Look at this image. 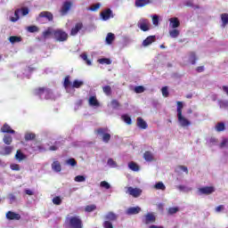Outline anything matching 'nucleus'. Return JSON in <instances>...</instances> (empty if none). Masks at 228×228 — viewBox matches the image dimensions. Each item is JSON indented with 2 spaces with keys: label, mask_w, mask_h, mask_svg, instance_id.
Returning a JSON list of instances; mask_svg holds the SVG:
<instances>
[{
  "label": "nucleus",
  "mask_w": 228,
  "mask_h": 228,
  "mask_svg": "<svg viewBox=\"0 0 228 228\" xmlns=\"http://www.w3.org/2000/svg\"><path fill=\"white\" fill-rule=\"evenodd\" d=\"M99 8H101V4H95L90 7V10H91V12H97V10H99Z\"/></svg>",
  "instance_id": "e2e57ef3"
},
{
  "label": "nucleus",
  "mask_w": 228,
  "mask_h": 228,
  "mask_svg": "<svg viewBox=\"0 0 228 228\" xmlns=\"http://www.w3.org/2000/svg\"><path fill=\"white\" fill-rule=\"evenodd\" d=\"M102 227L103 228H113V224L111 223V221H104L102 223Z\"/></svg>",
  "instance_id": "6e6d98bb"
},
{
  "label": "nucleus",
  "mask_w": 228,
  "mask_h": 228,
  "mask_svg": "<svg viewBox=\"0 0 228 228\" xmlns=\"http://www.w3.org/2000/svg\"><path fill=\"white\" fill-rule=\"evenodd\" d=\"M88 102L89 106H93L94 108H99V106H101L99 100H97V96H90Z\"/></svg>",
  "instance_id": "dca6fc26"
},
{
  "label": "nucleus",
  "mask_w": 228,
  "mask_h": 228,
  "mask_svg": "<svg viewBox=\"0 0 228 228\" xmlns=\"http://www.w3.org/2000/svg\"><path fill=\"white\" fill-rule=\"evenodd\" d=\"M27 31H28V33H38V31H40V28H38L37 26L32 25L27 28Z\"/></svg>",
  "instance_id": "c9c22d12"
},
{
  "label": "nucleus",
  "mask_w": 228,
  "mask_h": 228,
  "mask_svg": "<svg viewBox=\"0 0 228 228\" xmlns=\"http://www.w3.org/2000/svg\"><path fill=\"white\" fill-rule=\"evenodd\" d=\"M205 69L204 66H199L196 68V71L200 73V72H204Z\"/></svg>",
  "instance_id": "774afa93"
},
{
  "label": "nucleus",
  "mask_w": 228,
  "mask_h": 228,
  "mask_svg": "<svg viewBox=\"0 0 228 228\" xmlns=\"http://www.w3.org/2000/svg\"><path fill=\"white\" fill-rule=\"evenodd\" d=\"M179 170H183V172H185V174H188V167L186 166L176 167L175 172H179Z\"/></svg>",
  "instance_id": "864d4df0"
},
{
  "label": "nucleus",
  "mask_w": 228,
  "mask_h": 228,
  "mask_svg": "<svg viewBox=\"0 0 228 228\" xmlns=\"http://www.w3.org/2000/svg\"><path fill=\"white\" fill-rule=\"evenodd\" d=\"M39 19H47L50 22L53 20L54 16L53 15V12L48 11H43L38 15Z\"/></svg>",
  "instance_id": "0eeeda50"
},
{
  "label": "nucleus",
  "mask_w": 228,
  "mask_h": 228,
  "mask_svg": "<svg viewBox=\"0 0 228 228\" xmlns=\"http://www.w3.org/2000/svg\"><path fill=\"white\" fill-rule=\"evenodd\" d=\"M98 63H101V65H111V60L108 58H102L98 60Z\"/></svg>",
  "instance_id": "58836bf2"
},
{
  "label": "nucleus",
  "mask_w": 228,
  "mask_h": 228,
  "mask_svg": "<svg viewBox=\"0 0 228 228\" xmlns=\"http://www.w3.org/2000/svg\"><path fill=\"white\" fill-rule=\"evenodd\" d=\"M101 17L102 20H110L111 17H113V12L111 9H106L105 11L101 12Z\"/></svg>",
  "instance_id": "9d476101"
},
{
  "label": "nucleus",
  "mask_w": 228,
  "mask_h": 228,
  "mask_svg": "<svg viewBox=\"0 0 228 228\" xmlns=\"http://www.w3.org/2000/svg\"><path fill=\"white\" fill-rule=\"evenodd\" d=\"M70 85H72V82H70V76H66L63 83L64 88H69Z\"/></svg>",
  "instance_id": "37998d69"
},
{
  "label": "nucleus",
  "mask_w": 228,
  "mask_h": 228,
  "mask_svg": "<svg viewBox=\"0 0 228 228\" xmlns=\"http://www.w3.org/2000/svg\"><path fill=\"white\" fill-rule=\"evenodd\" d=\"M74 181H76V183H85L86 181V178L83 175H77Z\"/></svg>",
  "instance_id": "603ef678"
},
{
  "label": "nucleus",
  "mask_w": 228,
  "mask_h": 228,
  "mask_svg": "<svg viewBox=\"0 0 228 228\" xmlns=\"http://www.w3.org/2000/svg\"><path fill=\"white\" fill-rule=\"evenodd\" d=\"M228 143V139H223V141L221 142V143L219 144V147L221 149H224V147H225V145H227Z\"/></svg>",
  "instance_id": "338daca9"
},
{
  "label": "nucleus",
  "mask_w": 228,
  "mask_h": 228,
  "mask_svg": "<svg viewBox=\"0 0 228 228\" xmlns=\"http://www.w3.org/2000/svg\"><path fill=\"white\" fill-rule=\"evenodd\" d=\"M53 35V29L51 28H48L46 30L43 32V37L44 38H49Z\"/></svg>",
  "instance_id": "c03bdc74"
},
{
  "label": "nucleus",
  "mask_w": 228,
  "mask_h": 228,
  "mask_svg": "<svg viewBox=\"0 0 228 228\" xmlns=\"http://www.w3.org/2000/svg\"><path fill=\"white\" fill-rule=\"evenodd\" d=\"M154 42H156V36H149L142 41V46L148 47V45L154 44Z\"/></svg>",
  "instance_id": "2eb2a0df"
},
{
  "label": "nucleus",
  "mask_w": 228,
  "mask_h": 228,
  "mask_svg": "<svg viewBox=\"0 0 228 228\" xmlns=\"http://www.w3.org/2000/svg\"><path fill=\"white\" fill-rule=\"evenodd\" d=\"M97 209V206L92 204V205H87L85 208L86 213H92L93 211H95Z\"/></svg>",
  "instance_id": "4c0bfd02"
},
{
  "label": "nucleus",
  "mask_w": 228,
  "mask_h": 228,
  "mask_svg": "<svg viewBox=\"0 0 228 228\" xmlns=\"http://www.w3.org/2000/svg\"><path fill=\"white\" fill-rule=\"evenodd\" d=\"M183 108H184V106L183 105V102H177L176 111L178 122L180 123L182 127H188L189 126H191V122H190V120L183 116Z\"/></svg>",
  "instance_id": "f257e3e1"
},
{
  "label": "nucleus",
  "mask_w": 228,
  "mask_h": 228,
  "mask_svg": "<svg viewBox=\"0 0 228 228\" xmlns=\"http://www.w3.org/2000/svg\"><path fill=\"white\" fill-rule=\"evenodd\" d=\"M1 133H8L10 134H15V130L12 129V127L10 126V125L8 124H4L2 127H1Z\"/></svg>",
  "instance_id": "412c9836"
},
{
  "label": "nucleus",
  "mask_w": 228,
  "mask_h": 228,
  "mask_svg": "<svg viewBox=\"0 0 228 228\" xmlns=\"http://www.w3.org/2000/svg\"><path fill=\"white\" fill-rule=\"evenodd\" d=\"M53 202L55 206H60L61 205V198H60V196H56L53 199Z\"/></svg>",
  "instance_id": "5fc2aeb1"
},
{
  "label": "nucleus",
  "mask_w": 228,
  "mask_h": 228,
  "mask_svg": "<svg viewBox=\"0 0 228 228\" xmlns=\"http://www.w3.org/2000/svg\"><path fill=\"white\" fill-rule=\"evenodd\" d=\"M114 40H115V34H113L111 32L108 33L106 39H105L106 44H108L109 45H111V44H113Z\"/></svg>",
  "instance_id": "a878e982"
},
{
  "label": "nucleus",
  "mask_w": 228,
  "mask_h": 228,
  "mask_svg": "<svg viewBox=\"0 0 228 228\" xmlns=\"http://www.w3.org/2000/svg\"><path fill=\"white\" fill-rule=\"evenodd\" d=\"M216 131H217V133H222V131H225V124L222 122L217 123L216 126Z\"/></svg>",
  "instance_id": "f704fd0d"
},
{
  "label": "nucleus",
  "mask_w": 228,
  "mask_h": 228,
  "mask_svg": "<svg viewBox=\"0 0 228 228\" xmlns=\"http://www.w3.org/2000/svg\"><path fill=\"white\" fill-rule=\"evenodd\" d=\"M135 94H143L145 92V87L143 86H137L134 87Z\"/></svg>",
  "instance_id": "de8ad7c7"
},
{
  "label": "nucleus",
  "mask_w": 228,
  "mask_h": 228,
  "mask_svg": "<svg viewBox=\"0 0 228 228\" xmlns=\"http://www.w3.org/2000/svg\"><path fill=\"white\" fill-rule=\"evenodd\" d=\"M67 164L70 165V167H76V165H77V161H76V159H69L67 160Z\"/></svg>",
  "instance_id": "4d7b16f0"
},
{
  "label": "nucleus",
  "mask_w": 228,
  "mask_h": 228,
  "mask_svg": "<svg viewBox=\"0 0 228 228\" xmlns=\"http://www.w3.org/2000/svg\"><path fill=\"white\" fill-rule=\"evenodd\" d=\"M127 191L129 195H132V197H134L135 199L142 195V190L138 188L128 187Z\"/></svg>",
  "instance_id": "f8f14e48"
},
{
  "label": "nucleus",
  "mask_w": 228,
  "mask_h": 228,
  "mask_svg": "<svg viewBox=\"0 0 228 228\" xmlns=\"http://www.w3.org/2000/svg\"><path fill=\"white\" fill-rule=\"evenodd\" d=\"M20 13V9H16L14 12V17L10 18L11 22H17V20L20 19V17L19 16Z\"/></svg>",
  "instance_id": "c85d7f7f"
},
{
  "label": "nucleus",
  "mask_w": 228,
  "mask_h": 228,
  "mask_svg": "<svg viewBox=\"0 0 228 228\" xmlns=\"http://www.w3.org/2000/svg\"><path fill=\"white\" fill-rule=\"evenodd\" d=\"M22 40V38L20 37H17V36H11L9 37V41L11 42V44H15L17 42H20Z\"/></svg>",
  "instance_id": "ea45409f"
},
{
  "label": "nucleus",
  "mask_w": 228,
  "mask_h": 228,
  "mask_svg": "<svg viewBox=\"0 0 228 228\" xmlns=\"http://www.w3.org/2000/svg\"><path fill=\"white\" fill-rule=\"evenodd\" d=\"M169 22H170L169 26L173 29H175L176 28H179V26H181V21H179L178 18H171L169 19Z\"/></svg>",
  "instance_id": "6ab92c4d"
},
{
  "label": "nucleus",
  "mask_w": 228,
  "mask_h": 228,
  "mask_svg": "<svg viewBox=\"0 0 228 228\" xmlns=\"http://www.w3.org/2000/svg\"><path fill=\"white\" fill-rule=\"evenodd\" d=\"M152 23L154 26H158L159 24V17H158V15H154L152 17Z\"/></svg>",
  "instance_id": "0e129e2a"
},
{
  "label": "nucleus",
  "mask_w": 228,
  "mask_h": 228,
  "mask_svg": "<svg viewBox=\"0 0 228 228\" xmlns=\"http://www.w3.org/2000/svg\"><path fill=\"white\" fill-rule=\"evenodd\" d=\"M199 192L200 195H211V193H215V187L207 186L199 189Z\"/></svg>",
  "instance_id": "423d86ee"
},
{
  "label": "nucleus",
  "mask_w": 228,
  "mask_h": 228,
  "mask_svg": "<svg viewBox=\"0 0 228 228\" xmlns=\"http://www.w3.org/2000/svg\"><path fill=\"white\" fill-rule=\"evenodd\" d=\"M176 188L180 191H191V188H188L185 185H177Z\"/></svg>",
  "instance_id": "3c124183"
},
{
  "label": "nucleus",
  "mask_w": 228,
  "mask_h": 228,
  "mask_svg": "<svg viewBox=\"0 0 228 228\" xmlns=\"http://www.w3.org/2000/svg\"><path fill=\"white\" fill-rule=\"evenodd\" d=\"M107 165H109V167H110L111 168H117V162H115L113 159H109L107 161Z\"/></svg>",
  "instance_id": "8fccbe9b"
},
{
  "label": "nucleus",
  "mask_w": 228,
  "mask_h": 228,
  "mask_svg": "<svg viewBox=\"0 0 228 228\" xmlns=\"http://www.w3.org/2000/svg\"><path fill=\"white\" fill-rule=\"evenodd\" d=\"M161 92H162L163 97H168L169 95L168 87L167 86L162 87Z\"/></svg>",
  "instance_id": "bf43d9fd"
},
{
  "label": "nucleus",
  "mask_w": 228,
  "mask_h": 228,
  "mask_svg": "<svg viewBox=\"0 0 228 228\" xmlns=\"http://www.w3.org/2000/svg\"><path fill=\"white\" fill-rule=\"evenodd\" d=\"M51 94V89L46 88V87H37L34 90V94L36 95H39L41 97L43 94Z\"/></svg>",
  "instance_id": "4468645a"
},
{
  "label": "nucleus",
  "mask_w": 228,
  "mask_h": 228,
  "mask_svg": "<svg viewBox=\"0 0 228 228\" xmlns=\"http://www.w3.org/2000/svg\"><path fill=\"white\" fill-rule=\"evenodd\" d=\"M137 126H139L140 129H147L149 127V125H147V122L142 118H137Z\"/></svg>",
  "instance_id": "4be33fe9"
},
{
  "label": "nucleus",
  "mask_w": 228,
  "mask_h": 228,
  "mask_svg": "<svg viewBox=\"0 0 228 228\" xmlns=\"http://www.w3.org/2000/svg\"><path fill=\"white\" fill-rule=\"evenodd\" d=\"M143 222L146 224V225H149V224H154V222H156V216H154L152 213H148L145 216Z\"/></svg>",
  "instance_id": "ddd939ff"
},
{
  "label": "nucleus",
  "mask_w": 228,
  "mask_h": 228,
  "mask_svg": "<svg viewBox=\"0 0 228 228\" xmlns=\"http://www.w3.org/2000/svg\"><path fill=\"white\" fill-rule=\"evenodd\" d=\"M118 218V216H117V214L113 213V212H109L106 216H105V220L107 222H117V219Z\"/></svg>",
  "instance_id": "a211bd4d"
},
{
  "label": "nucleus",
  "mask_w": 228,
  "mask_h": 228,
  "mask_svg": "<svg viewBox=\"0 0 228 228\" xmlns=\"http://www.w3.org/2000/svg\"><path fill=\"white\" fill-rule=\"evenodd\" d=\"M15 158L18 159V161H22L23 159H26V155H24L20 150H18L16 151Z\"/></svg>",
  "instance_id": "c756f323"
},
{
  "label": "nucleus",
  "mask_w": 228,
  "mask_h": 228,
  "mask_svg": "<svg viewBox=\"0 0 228 228\" xmlns=\"http://www.w3.org/2000/svg\"><path fill=\"white\" fill-rule=\"evenodd\" d=\"M128 167L130 170H133V172H138V170H140V166L134 161L128 163Z\"/></svg>",
  "instance_id": "cd10ccee"
},
{
  "label": "nucleus",
  "mask_w": 228,
  "mask_h": 228,
  "mask_svg": "<svg viewBox=\"0 0 228 228\" xmlns=\"http://www.w3.org/2000/svg\"><path fill=\"white\" fill-rule=\"evenodd\" d=\"M179 211V208L175 207V208H169L168 209V214L169 215H175Z\"/></svg>",
  "instance_id": "13d9d810"
},
{
  "label": "nucleus",
  "mask_w": 228,
  "mask_h": 228,
  "mask_svg": "<svg viewBox=\"0 0 228 228\" xmlns=\"http://www.w3.org/2000/svg\"><path fill=\"white\" fill-rule=\"evenodd\" d=\"M143 159L148 162L154 161V155L151 151H145L143 154Z\"/></svg>",
  "instance_id": "bb28decb"
},
{
  "label": "nucleus",
  "mask_w": 228,
  "mask_h": 228,
  "mask_svg": "<svg viewBox=\"0 0 228 228\" xmlns=\"http://www.w3.org/2000/svg\"><path fill=\"white\" fill-rule=\"evenodd\" d=\"M169 35L171 38H177V37L180 35V32L178 29L174 28L173 30L169 31Z\"/></svg>",
  "instance_id": "79ce46f5"
},
{
  "label": "nucleus",
  "mask_w": 228,
  "mask_h": 228,
  "mask_svg": "<svg viewBox=\"0 0 228 228\" xmlns=\"http://www.w3.org/2000/svg\"><path fill=\"white\" fill-rule=\"evenodd\" d=\"M221 20L223 22V24H222L223 28H225V26H227V24H228V13H222Z\"/></svg>",
  "instance_id": "2f4dec72"
},
{
  "label": "nucleus",
  "mask_w": 228,
  "mask_h": 228,
  "mask_svg": "<svg viewBox=\"0 0 228 228\" xmlns=\"http://www.w3.org/2000/svg\"><path fill=\"white\" fill-rule=\"evenodd\" d=\"M138 28H141L142 31H149L151 28L149 27V20H141L138 24Z\"/></svg>",
  "instance_id": "6e6552de"
},
{
  "label": "nucleus",
  "mask_w": 228,
  "mask_h": 228,
  "mask_svg": "<svg viewBox=\"0 0 228 228\" xmlns=\"http://www.w3.org/2000/svg\"><path fill=\"white\" fill-rule=\"evenodd\" d=\"M142 211L140 207H131L126 209V215H138Z\"/></svg>",
  "instance_id": "aec40b11"
},
{
  "label": "nucleus",
  "mask_w": 228,
  "mask_h": 228,
  "mask_svg": "<svg viewBox=\"0 0 228 228\" xmlns=\"http://www.w3.org/2000/svg\"><path fill=\"white\" fill-rule=\"evenodd\" d=\"M3 140L5 145H12V142H13L12 135H4Z\"/></svg>",
  "instance_id": "e433bc0d"
},
{
  "label": "nucleus",
  "mask_w": 228,
  "mask_h": 228,
  "mask_svg": "<svg viewBox=\"0 0 228 228\" xmlns=\"http://www.w3.org/2000/svg\"><path fill=\"white\" fill-rule=\"evenodd\" d=\"M100 186L101 188H104L105 190H110V188H111V185L110 184V183L106 181H102L100 183Z\"/></svg>",
  "instance_id": "49530a36"
},
{
  "label": "nucleus",
  "mask_w": 228,
  "mask_h": 228,
  "mask_svg": "<svg viewBox=\"0 0 228 228\" xmlns=\"http://www.w3.org/2000/svg\"><path fill=\"white\" fill-rule=\"evenodd\" d=\"M81 29H83V22L76 23L75 26L70 30V36L76 37V35H77V33H79Z\"/></svg>",
  "instance_id": "1a4fd4ad"
},
{
  "label": "nucleus",
  "mask_w": 228,
  "mask_h": 228,
  "mask_svg": "<svg viewBox=\"0 0 228 228\" xmlns=\"http://www.w3.org/2000/svg\"><path fill=\"white\" fill-rule=\"evenodd\" d=\"M122 120L127 124V126H131L133 124V120L131 119V117L127 116V114H124L121 116Z\"/></svg>",
  "instance_id": "72a5a7b5"
},
{
  "label": "nucleus",
  "mask_w": 228,
  "mask_h": 228,
  "mask_svg": "<svg viewBox=\"0 0 228 228\" xmlns=\"http://www.w3.org/2000/svg\"><path fill=\"white\" fill-rule=\"evenodd\" d=\"M72 2L71 1H65L61 9H60V13L62 17H65V15H67L69 13V12H70V10L72 9Z\"/></svg>",
  "instance_id": "39448f33"
},
{
  "label": "nucleus",
  "mask_w": 228,
  "mask_h": 228,
  "mask_svg": "<svg viewBox=\"0 0 228 228\" xmlns=\"http://www.w3.org/2000/svg\"><path fill=\"white\" fill-rule=\"evenodd\" d=\"M20 12L24 17L29 13V9H28V7H23V8H21Z\"/></svg>",
  "instance_id": "69168bd1"
},
{
  "label": "nucleus",
  "mask_w": 228,
  "mask_h": 228,
  "mask_svg": "<svg viewBox=\"0 0 228 228\" xmlns=\"http://www.w3.org/2000/svg\"><path fill=\"white\" fill-rule=\"evenodd\" d=\"M151 0H135V6L142 8L147 6V4H151Z\"/></svg>",
  "instance_id": "5701e85b"
},
{
  "label": "nucleus",
  "mask_w": 228,
  "mask_h": 228,
  "mask_svg": "<svg viewBox=\"0 0 228 228\" xmlns=\"http://www.w3.org/2000/svg\"><path fill=\"white\" fill-rule=\"evenodd\" d=\"M103 93L105 94V95H111V86H105L102 87Z\"/></svg>",
  "instance_id": "a18cd8bd"
},
{
  "label": "nucleus",
  "mask_w": 228,
  "mask_h": 228,
  "mask_svg": "<svg viewBox=\"0 0 228 228\" xmlns=\"http://www.w3.org/2000/svg\"><path fill=\"white\" fill-rule=\"evenodd\" d=\"M25 142H31V140H35V138H37V134H35L34 133H27L25 134Z\"/></svg>",
  "instance_id": "7c9ffc66"
},
{
  "label": "nucleus",
  "mask_w": 228,
  "mask_h": 228,
  "mask_svg": "<svg viewBox=\"0 0 228 228\" xmlns=\"http://www.w3.org/2000/svg\"><path fill=\"white\" fill-rule=\"evenodd\" d=\"M4 154L8 155V154H12V151H13V147L12 146H5L4 148Z\"/></svg>",
  "instance_id": "052dcab7"
},
{
  "label": "nucleus",
  "mask_w": 228,
  "mask_h": 228,
  "mask_svg": "<svg viewBox=\"0 0 228 228\" xmlns=\"http://www.w3.org/2000/svg\"><path fill=\"white\" fill-rule=\"evenodd\" d=\"M68 222L70 228H83V221L79 216H71Z\"/></svg>",
  "instance_id": "20e7f679"
},
{
  "label": "nucleus",
  "mask_w": 228,
  "mask_h": 228,
  "mask_svg": "<svg viewBox=\"0 0 228 228\" xmlns=\"http://www.w3.org/2000/svg\"><path fill=\"white\" fill-rule=\"evenodd\" d=\"M197 54H195L194 52H190L189 53V61L191 63V65H195L197 63Z\"/></svg>",
  "instance_id": "393cba45"
},
{
  "label": "nucleus",
  "mask_w": 228,
  "mask_h": 228,
  "mask_svg": "<svg viewBox=\"0 0 228 228\" xmlns=\"http://www.w3.org/2000/svg\"><path fill=\"white\" fill-rule=\"evenodd\" d=\"M30 147L33 151H39L40 152H42L43 151H45L44 146L42 144H40V142H38V141L32 142Z\"/></svg>",
  "instance_id": "f3484780"
},
{
  "label": "nucleus",
  "mask_w": 228,
  "mask_h": 228,
  "mask_svg": "<svg viewBox=\"0 0 228 228\" xmlns=\"http://www.w3.org/2000/svg\"><path fill=\"white\" fill-rule=\"evenodd\" d=\"M5 218H7V220H20L21 216L20 214H17L13 211H8L5 215Z\"/></svg>",
  "instance_id": "9b49d317"
},
{
  "label": "nucleus",
  "mask_w": 228,
  "mask_h": 228,
  "mask_svg": "<svg viewBox=\"0 0 228 228\" xmlns=\"http://www.w3.org/2000/svg\"><path fill=\"white\" fill-rule=\"evenodd\" d=\"M53 37L57 42H67L69 40V34L62 29L54 30Z\"/></svg>",
  "instance_id": "f03ea898"
},
{
  "label": "nucleus",
  "mask_w": 228,
  "mask_h": 228,
  "mask_svg": "<svg viewBox=\"0 0 228 228\" xmlns=\"http://www.w3.org/2000/svg\"><path fill=\"white\" fill-rule=\"evenodd\" d=\"M11 170H14L16 172H19V170H20V166H19V164H12L10 166Z\"/></svg>",
  "instance_id": "680f3d73"
},
{
  "label": "nucleus",
  "mask_w": 228,
  "mask_h": 228,
  "mask_svg": "<svg viewBox=\"0 0 228 228\" xmlns=\"http://www.w3.org/2000/svg\"><path fill=\"white\" fill-rule=\"evenodd\" d=\"M52 169L53 172H61V164H60V161H53L52 164Z\"/></svg>",
  "instance_id": "b1692460"
},
{
  "label": "nucleus",
  "mask_w": 228,
  "mask_h": 228,
  "mask_svg": "<svg viewBox=\"0 0 228 228\" xmlns=\"http://www.w3.org/2000/svg\"><path fill=\"white\" fill-rule=\"evenodd\" d=\"M155 190H161L162 191H165L167 190V186H165V183L163 182H159L154 185Z\"/></svg>",
  "instance_id": "473e14b6"
},
{
  "label": "nucleus",
  "mask_w": 228,
  "mask_h": 228,
  "mask_svg": "<svg viewBox=\"0 0 228 228\" xmlns=\"http://www.w3.org/2000/svg\"><path fill=\"white\" fill-rule=\"evenodd\" d=\"M85 83L79 80H74L72 84V88H81Z\"/></svg>",
  "instance_id": "a19ab883"
},
{
  "label": "nucleus",
  "mask_w": 228,
  "mask_h": 228,
  "mask_svg": "<svg viewBox=\"0 0 228 228\" xmlns=\"http://www.w3.org/2000/svg\"><path fill=\"white\" fill-rule=\"evenodd\" d=\"M111 107L113 108V110H117L118 108H120V102H118V100H112L110 102Z\"/></svg>",
  "instance_id": "09e8293b"
},
{
  "label": "nucleus",
  "mask_w": 228,
  "mask_h": 228,
  "mask_svg": "<svg viewBox=\"0 0 228 228\" xmlns=\"http://www.w3.org/2000/svg\"><path fill=\"white\" fill-rule=\"evenodd\" d=\"M95 133L102 136V142H104V143H109L111 140V134H108V128L100 127L95 130Z\"/></svg>",
  "instance_id": "7ed1b4c3"
}]
</instances>
